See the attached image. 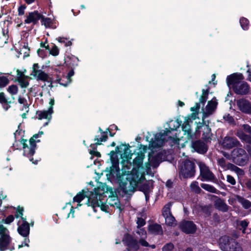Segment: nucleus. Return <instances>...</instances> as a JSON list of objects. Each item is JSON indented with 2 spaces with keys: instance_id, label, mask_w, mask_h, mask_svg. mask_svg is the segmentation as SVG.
I'll use <instances>...</instances> for the list:
<instances>
[{
  "instance_id": "nucleus-41",
  "label": "nucleus",
  "mask_w": 251,
  "mask_h": 251,
  "mask_svg": "<svg viewBox=\"0 0 251 251\" xmlns=\"http://www.w3.org/2000/svg\"><path fill=\"white\" fill-rule=\"evenodd\" d=\"M4 219H0V236L9 234V231L7 228L5 227L2 224Z\"/></svg>"
},
{
  "instance_id": "nucleus-56",
  "label": "nucleus",
  "mask_w": 251,
  "mask_h": 251,
  "mask_svg": "<svg viewBox=\"0 0 251 251\" xmlns=\"http://www.w3.org/2000/svg\"><path fill=\"white\" fill-rule=\"evenodd\" d=\"M14 219V216L13 215H9L3 220V222L4 221L5 223L9 224L13 221Z\"/></svg>"
},
{
  "instance_id": "nucleus-63",
  "label": "nucleus",
  "mask_w": 251,
  "mask_h": 251,
  "mask_svg": "<svg viewBox=\"0 0 251 251\" xmlns=\"http://www.w3.org/2000/svg\"><path fill=\"white\" fill-rule=\"evenodd\" d=\"M137 233H138L139 235H142L143 236H146V232L145 230H144L143 229H140V230L138 231L137 232Z\"/></svg>"
},
{
  "instance_id": "nucleus-47",
  "label": "nucleus",
  "mask_w": 251,
  "mask_h": 251,
  "mask_svg": "<svg viewBox=\"0 0 251 251\" xmlns=\"http://www.w3.org/2000/svg\"><path fill=\"white\" fill-rule=\"evenodd\" d=\"M174 248V245L171 243H167L162 248V251H172Z\"/></svg>"
},
{
  "instance_id": "nucleus-40",
  "label": "nucleus",
  "mask_w": 251,
  "mask_h": 251,
  "mask_svg": "<svg viewBox=\"0 0 251 251\" xmlns=\"http://www.w3.org/2000/svg\"><path fill=\"white\" fill-rule=\"evenodd\" d=\"M237 225L239 226V228H247V226L249 225V222L246 220H244L242 221H236Z\"/></svg>"
},
{
  "instance_id": "nucleus-36",
  "label": "nucleus",
  "mask_w": 251,
  "mask_h": 251,
  "mask_svg": "<svg viewBox=\"0 0 251 251\" xmlns=\"http://www.w3.org/2000/svg\"><path fill=\"white\" fill-rule=\"evenodd\" d=\"M74 72L73 70H71L69 71V72L68 73L67 76H66V78L67 79V81L65 83L60 82L61 79L58 80V82L60 85H62L64 86H67L69 83L71 82V77L74 75Z\"/></svg>"
},
{
  "instance_id": "nucleus-39",
  "label": "nucleus",
  "mask_w": 251,
  "mask_h": 251,
  "mask_svg": "<svg viewBox=\"0 0 251 251\" xmlns=\"http://www.w3.org/2000/svg\"><path fill=\"white\" fill-rule=\"evenodd\" d=\"M87 197L84 194V191L78 193L76 196L74 198V201L79 203L85 198Z\"/></svg>"
},
{
  "instance_id": "nucleus-8",
  "label": "nucleus",
  "mask_w": 251,
  "mask_h": 251,
  "mask_svg": "<svg viewBox=\"0 0 251 251\" xmlns=\"http://www.w3.org/2000/svg\"><path fill=\"white\" fill-rule=\"evenodd\" d=\"M129 146L128 145H124L122 144L119 146H117L115 149V151H111L109 155L111 156V159L112 160H114L112 157L116 153H120L121 156L122 158L126 159V160H124L122 162V166H123V162L126 161L131 162V160L132 159V156L133 154L131 152V151L129 149Z\"/></svg>"
},
{
  "instance_id": "nucleus-49",
  "label": "nucleus",
  "mask_w": 251,
  "mask_h": 251,
  "mask_svg": "<svg viewBox=\"0 0 251 251\" xmlns=\"http://www.w3.org/2000/svg\"><path fill=\"white\" fill-rule=\"evenodd\" d=\"M226 181L232 185H235L236 183L235 179L230 175L226 176Z\"/></svg>"
},
{
  "instance_id": "nucleus-21",
  "label": "nucleus",
  "mask_w": 251,
  "mask_h": 251,
  "mask_svg": "<svg viewBox=\"0 0 251 251\" xmlns=\"http://www.w3.org/2000/svg\"><path fill=\"white\" fill-rule=\"evenodd\" d=\"M106 202L111 206L118 209L119 211H121L123 209V207H122L121 205L120 202L117 196H111L109 197L107 199Z\"/></svg>"
},
{
  "instance_id": "nucleus-33",
  "label": "nucleus",
  "mask_w": 251,
  "mask_h": 251,
  "mask_svg": "<svg viewBox=\"0 0 251 251\" xmlns=\"http://www.w3.org/2000/svg\"><path fill=\"white\" fill-rule=\"evenodd\" d=\"M171 206L172 203L171 202H168L164 206L162 209V215L163 217L172 215L171 212Z\"/></svg>"
},
{
  "instance_id": "nucleus-60",
  "label": "nucleus",
  "mask_w": 251,
  "mask_h": 251,
  "mask_svg": "<svg viewBox=\"0 0 251 251\" xmlns=\"http://www.w3.org/2000/svg\"><path fill=\"white\" fill-rule=\"evenodd\" d=\"M90 153L92 155H95L97 157H100V153L98 152V151H90Z\"/></svg>"
},
{
  "instance_id": "nucleus-27",
  "label": "nucleus",
  "mask_w": 251,
  "mask_h": 251,
  "mask_svg": "<svg viewBox=\"0 0 251 251\" xmlns=\"http://www.w3.org/2000/svg\"><path fill=\"white\" fill-rule=\"evenodd\" d=\"M149 232L154 235H162L163 229L161 225L157 224L150 225L148 227Z\"/></svg>"
},
{
  "instance_id": "nucleus-42",
  "label": "nucleus",
  "mask_w": 251,
  "mask_h": 251,
  "mask_svg": "<svg viewBox=\"0 0 251 251\" xmlns=\"http://www.w3.org/2000/svg\"><path fill=\"white\" fill-rule=\"evenodd\" d=\"M7 91L12 95H16L18 92V88L15 85L9 86L7 88Z\"/></svg>"
},
{
  "instance_id": "nucleus-58",
  "label": "nucleus",
  "mask_w": 251,
  "mask_h": 251,
  "mask_svg": "<svg viewBox=\"0 0 251 251\" xmlns=\"http://www.w3.org/2000/svg\"><path fill=\"white\" fill-rule=\"evenodd\" d=\"M25 5H21L18 8V14L19 15H23L25 13Z\"/></svg>"
},
{
  "instance_id": "nucleus-4",
  "label": "nucleus",
  "mask_w": 251,
  "mask_h": 251,
  "mask_svg": "<svg viewBox=\"0 0 251 251\" xmlns=\"http://www.w3.org/2000/svg\"><path fill=\"white\" fill-rule=\"evenodd\" d=\"M180 126V123L177 121H171L169 124V128H166L163 132L156 134L155 136V140L151 142V146L154 148H157L161 146L164 141L166 140L165 136L171 132L176 130Z\"/></svg>"
},
{
  "instance_id": "nucleus-34",
  "label": "nucleus",
  "mask_w": 251,
  "mask_h": 251,
  "mask_svg": "<svg viewBox=\"0 0 251 251\" xmlns=\"http://www.w3.org/2000/svg\"><path fill=\"white\" fill-rule=\"evenodd\" d=\"M164 217L165 219V223L167 225L173 226L176 225V221L172 214Z\"/></svg>"
},
{
  "instance_id": "nucleus-20",
  "label": "nucleus",
  "mask_w": 251,
  "mask_h": 251,
  "mask_svg": "<svg viewBox=\"0 0 251 251\" xmlns=\"http://www.w3.org/2000/svg\"><path fill=\"white\" fill-rule=\"evenodd\" d=\"M216 199L214 201V206L218 210L223 212H227L229 206L226 203L224 200L214 196Z\"/></svg>"
},
{
  "instance_id": "nucleus-50",
  "label": "nucleus",
  "mask_w": 251,
  "mask_h": 251,
  "mask_svg": "<svg viewBox=\"0 0 251 251\" xmlns=\"http://www.w3.org/2000/svg\"><path fill=\"white\" fill-rule=\"evenodd\" d=\"M28 78V76L24 75V73L20 71L19 70H17V75L16 80H18L21 78Z\"/></svg>"
},
{
  "instance_id": "nucleus-29",
  "label": "nucleus",
  "mask_w": 251,
  "mask_h": 251,
  "mask_svg": "<svg viewBox=\"0 0 251 251\" xmlns=\"http://www.w3.org/2000/svg\"><path fill=\"white\" fill-rule=\"evenodd\" d=\"M145 158V155L143 153H138L137 156L133 160V164L138 169L140 168L143 165V161Z\"/></svg>"
},
{
  "instance_id": "nucleus-26",
  "label": "nucleus",
  "mask_w": 251,
  "mask_h": 251,
  "mask_svg": "<svg viewBox=\"0 0 251 251\" xmlns=\"http://www.w3.org/2000/svg\"><path fill=\"white\" fill-rule=\"evenodd\" d=\"M40 18L41 15L37 11H34L33 12L29 13L27 16L26 19L25 20V22L26 24L33 23L35 24Z\"/></svg>"
},
{
  "instance_id": "nucleus-59",
  "label": "nucleus",
  "mask_w": 251,
  "mask_h": 251,
  "mask_svg": "<svg viewBox=\"0 0 251 251\" xmlns=\"http://www.w3.org/2000/svg\"><path fill=\"white\" fill-rule=\"evenodd\" d=\"M234 170L239 175H243L244 174V171L241 169L236 166H234Z\"/></svg>"
},
{
  "instance_id": "nucleus-57",
  "label": "nucleus",
  "mask_w": 251,
  "mask_h": 251,
  "mask_svg": "<svg viewBox=\"0 0 251 251\" xmlns=\"http://www.w3.org/2000/svg\"><path fill=\"white\" fill-rule=\"evenodd\" d=\"M39 70H41V69H40V66L39 65H38V64L37 63H34L33 65V67H32V72H31V74H34L35 73V72L36 71H39Z\"/></svg>"
},
{
  "instance_id": "nucleus-37",
  "label": "nucleus",
  "mask_w": 251,
  "mask_h": 251,
  "mask_svg": "<svg viewBox=\"0 0 251 251\" xmlns=\"http://www.w3.org/2000/svg\"><path fill=\"white\" fill-rule=\"evenodd\" d=\"M190 188L191 190L195 193L199 194L201 192V189L199 186L198 182L197 181H193L190 184Z\"/></svg>"
},
{
  "instance_id": "nucleus-32",
  "label": "nucleus",
  "mask_w": 251,
  "mask_h": 251,
  "mask_svg": "<svg viewBox=\"0 0 251 251\" xmlns=\"http://www.w3.org/2000/svg\"><path fill=\"white\" fill-rule=\"evenodd\" d=\"M15 98L12 97L11 99L7 98L4 93H0V103L10 104L14 102Z\"/></svg>"
},
{
  "instance_id": "nucleus-17",
  "label": "nucleus",
  "mask_w": 251,
  "mask_h": 251,
  "mask_svg": "<svg viewBox=\"0 0 251 251\" xmlns=\"http://www.w3.org/2000/svg\"><path fill=\"white\" fill-rule=\"evenodd\" d=\"M43 134V131H39L38 133L34 134L29 140L30 150L29 153L33 155L35 153V150L36 147V143L39 142L40 140L38 138Z\"/></svg>"
},
{
  "instance_id": "nucleus-52",
  "label": "nucleus",
  "mask_w": 251,
  "mask_h": 251,
  "mask_svg": "<svg viewBox=\"0 0 251 251\" xmlns=\"http://www.w3.org/2000/svg\"><path fill=\"white\" fill-rule=\"evenodd\" d=\"M218 163L223 169H225L226 168V162L224 158L218 159Z\"/></svg>"
},
{
  "instance_id": "nucleus-25",
  "label": "nucleus",
  "mask_w": 251,
  "mask_h": 251,
  "mask_svg": "<svg viewBox=\"0 0 251 251\" xmlns=\"http://www.w3.org/2000/svg\"><path fill=\"white\" fill-rule=\"evenodd\" d=\"M193 148L198 152L204 153L207 151L205 143L201 141H196L192 143Z\"/></svg>"
},
{
  "instance_id": "nucleus-31",
  "label": "nucleus",
  "mask_w": 251,
  "mask_h": 251,
  "mask_svg": "<svg viewBox=\"0 0 251 251\" xmlns=\"http://www.w3.org/2000/svg\"><path fill=\"white\" fill-rule=\"evenodd\" d=\"M201 187L202 189L210 193L218 194V193L219 192V191L217 189H216L214 186L210 184L201 183Z\"/></svg>"
},
{
  "instance_id": "nucleus-15",
  "label": "nucleus",
  "mask_w": 251,
  "mask_h": 251,
  "mask_svg": "<svg viewBox=\"0 0 251 251\" xmlns=\"http://www.w3.org/2000/svg\"><path fill=\"white\" fill-rule=\"evenodd\" d=\"M217 104L218 103L215 99H212L208 102L205 109L203 112L202 119L213 114L217 107Z\"/></svg>"
},
{
  "instance_id": "nucleus-38",
  "label": "nucleus",
  "mask_w": 251,
  "mask_h": 251,
  "mask_svg": "<svg viewBox=\"0 0 251 251\" xmlns=\"http://www.w3.org/2000/svg\"><path fill=\"white\" fill-rule=\"evenodd\" d=\"M203 130V138L208 139L210 137L211 129L209 126L207 125L203 126H202Z\"/></svg>"
},
{
  "instance_id": "nucleus-7",
  "label": "nucleus",
  "mask_w": 251,
  "mask_h": 251,
  "mask_svg": "<svg viewBox=\"0 0 251 251\" xmlns=\"http://www.w3.org/2000/svg\"><path fill=\"white\" fill-rule=\"evenodd\" d=\"M231 155L233 162L239 166H244L248 162V154L241 147L234 149L231 151Z\"/></svg>"
},
{
  "instance_id": "nucleus-22",
  "label": "nucleus",
  "mask_w": 251,
  "mask_h": 251,
  "mask_svg": "<svg viewBox=\"0 0 251 251\" xmlns=\"http://www.w3.org/2000/svg\"><path fill=\"white\" fill-rule=\"evenodd\" d=\"M192 122L190 118L185 119L182 126V129L183 131L184 132V134L187 135L188 139L192 138L193 136L192 133V129L189 123Z\"/></svg>"
},
{
  "instance_id": "nucleus-5",
  "label": "nucleus",
  "mask_w": 251,
  "mask_h": 251,
  "mask_svg": "<svg viewBox=\"0 0 251 251\" xmlns=\"http://www.w3.org/2000/svg\"><path fill=\"white\" fill-rule=\"evenodd\" d=\"M124 244L127 247L128 251H138L140 250V245L147 247L149 244L144 238L137 241L129 234H126L123 239Z\"/></svg>"
},
{
  "instance_id": "nucleus-2",
  "label": "nucleus",
  "mask_w": 251,
  "mask_h": 251,
  "mask_svg": "<svg viewBox=\"0 0 251 251\" xmlns=\"http://www.w3.org/2000/svg\"><path fill=\"white\" fill-rule=\"evenodd\" d=\"M242 79V75L233 74L227 77L226 81L228 86L232 85L233 89L235 93L244 95L249 93L250 87L247 82L239 81Z\"/></svg>"
},
{
  "instance_id": "nucleus-30",
  "label": "nucleus",
  "mask_w": 251,
  "mask_h": 251,
  "mask_svg": "<svg viewBox=\"0 0 251 251\" xmlns=\"http://www.w3.org/2000/svg\"><path fill=\"white\" fill-rule=\"evenodd\" d=\"M236 200L242 205L245 209H249L251 207V202L249 200L244 199V198L236 195L235 196Z\"/></svg>"
},
{
  "instance_id": "nucleus-13",
  "label": "nucleus",
  "mask_w": 251,
  "mask_h": 251,
  "mask_svg": "<svg viewBox=\"0 0 251 251\" xmlns=\"http://www.w3.org/2000/svg\"><path fill=\"white\" fill-rule=\"evenodd\" d=\"M236 104L238 109L243 113L251 115V103L247 100L240 99L237 100Z\"/></svg>"
},
{
  "instance_id": "nucleus-51",
  "label": "nucleus",
  "mask_w": 251,
  "mask_h": 251,
  "mask_svg": "<svg viewBox=\"0 0 251 251\" xmlns=\"http://www.w3.org/2000/svg\"><path fill=\"white\" fill-rule=\"evenodd\" d=\"M224 119L229 123H232L234 122L233 117L229 114H225L223 117Z\"/></svg>"
},
{
  "instance_id": "nucleus-24",
  "label": "nucleus",
  "mask_w": 251,
  "mask_h": 251,
  "mask_svg": "<svg viewBox=\"0 0 251 251\" xmlns=\"http://www.w3.org/2000/svg\"><path fill=\"white\" fill-rule=\"evenodd\" d=\"M112 166L110 167V173L113 176H116L118 179V176L119 175H122L123 174L122 171L121 173L119 167V161L117 159L115 160H112Z\"/></svg>"
},
{
  "instance_id": "nucleus-28",
  "label": "nucleus",
  "mask_w": 251,
  "mask_h": 251,
  "mask_svg": "<svg viewBox=\"0 0 251 251\" xmlns=\"http://www.w3.org/2000/svg\"><path fill=\"white\" fill-rule=\"evenodd\" d=\"M31 75L36 78L37 80L43 81H47L49 78L48 75L42 70L36 71L35 73L31 74Z\"/></svg>"
},
{
  "instance_id": "nucleus-16",
  "label": "nucleus",
  "mask_w": 251,
  "mask_h": 251,
  "mask_svg": "<svg viewBox=\"0 0 251 251\" xmlns=\"http://www.w3.org/2000/svg\"><path fill=\"white\" fill-rule=\"evenodd\" d=\"M179 227L183 232L187 234L193 233L196 229V225L191 221H183L180 224Z\"/></svg>"
},
{
  "instance_id": "nucleus-11",
  "label": "nucleus",
  "mask_w": 251,
  "mask_h": 251,
  "mask_svg": "<svg viewBox=\"0 0 251 251\" xmlns=\"http://www.w3.org/2000/svg\"><path fill=\"white\" fill-rule=\"evenodd\" d=\"M242 126L244 131L249 134H246L242 130L238 129L236 131V135L242 141L251 144V126L247 124L243 125Z\"/></svg>"
},
{
  "instance_id": "nucleus-35",
  "label": "nucleus",
  "mask_w": 251,
  "mask_h": 251,
  "mask_svg": "<svg viewBox=\"0 0 251 251\" xmlns=\"http://www.w3.org/2000/svg\"><path fill=\"white\" fill-rule=\"evenodd\" d=\"M27 140L22 139L20 142L23 145V148L24 150V154L27 156H31L29 153V151L30 150V146H28L26 144Z\"/></svg>"
},
{
  "instance_id": "nucleus-6",
  "label": "nucleus",
  "mask_w": 251,
  "mask_h": 251,
  "mask_svg": "<svg viewBox=\"0 0 251 251\" xmlns=\"http://www.w3.org/2000/svg\"><path fill=\"white\" fill-rule=\"evenodd\" d=\"M219 244L223 251H243L241 246L235 240L227 236L221 237Z\"/></svg>"
},
{
  "instance_id": "nucleus-14",
  "label": "nucleus",
  "mask_w": 251,
  "mask_h": 251,
  "mask_svg": "<svg viewBox=\"0 0 251 251\" xmlns=\"http://www.w3.org/2000/svg\"><path fill=\"white\" fill-rule=\"evenodd\" d=\"M49 104L50 106L48 110L39 111L37 113L38 119L41 120L43 119H46L50 120L51 118V114L53 113V106L54 104V99H51Z\"/></svg>"
},
{
  "instance_id": "nucleus-9",
  "label": "nucleus",
  "mask_w": 251,
  "mask_h": 251,
  "mask_svg": "<svg viewBox=\"0 0 251 251\" xmlns=\"http://www.w3.org/2000/svg\"><path fill=\"white\" fill-rule=\"evenodd\" d=\"M200 168V177L202 181L216 182L217 179L214 174L210 170L209 167L205 163L199 161L198 162Z\"/></svg>"
},
{
  "instance_id": "nucleus-55",
  "label": "nucleus",
  "mask_w": 251,
  "mask_h": 251,
  "mask_svg": "<svg viewBox=\"0 0 251 251\" xmlns=\"http://www.w3.org/2000/svg\"><path fill=\"white\" fill-rule=\"evenodd\" d=\"M137 224L138 225V227H141L145 224V221L143 219L141 218H138L137 219Z\"/></svg>"
},
{
  "instance_id": "nucleus-19",
  "label": "nucleus",
  "mask_w": 251,
  "mask_h": 251,
  "mask_svg": "<svg viewBox=\"0 0 251 251\" xmlns=\"http://www.w3.org/2000/svg\"><path fill=\"white\" fill-rule=\"evenodd\" d=\"M23 223L18 228L19 233L24 237H28L29 234L30 228L29 224L26 221V219L22 218Z\"/></svg>"
},
{
  "instance_id": "nucleus-61",
  "label": "nucleus",
  "mask_w": 251,
  "mask_h": 251,
  "mask_svg": "<svg viewBox=\"0 0 251 251\" xmlns=\"http://www.w3.org/2000/svg\"><path fill=\"white\" fill-rule=\"evenodd\" d=\"M245 185L249 190L251 191V180H248L245 183Z\"/></svg>"
},
{
  "instance_id": "nucleus-64",
  "label": "nucleus",
  "mask_w": 251,
  "mask_h": 251,
  "mask_svg": "<svg viewBox=\"0 0 251 251\" xmlns=\"http://www.w3.org/2000/svg\"><path fill=\"white\" fill-rule=\"evenodd\" d=\"M23 209H21V210H19L17 213V214L15 215V216L16 218H18L19 217H21V218H23Z\"/></svg>"
},
{
  "instance_id": "nucleus-54",
  "label": "nucleus",
  "mask_w": 251,
  "mask_h": 251,
  "mask_svg": "<svg viewBox=\"0 0 251 251\" xmlns=\"http://www.w3.org/2000/svg\"><path fill=\"white\" fill-rule=\"evenodd\" d=\"M24 50H27V51H25L24 52V57H26L29 55V48L28 47L27 44H25L23 46L22 49L21 50V51H24Z\"/></svg>"
},
{
  "instance_id": "nucleus-23",
  "label": "nucleus",
  "mask_w": 251,
  "mask_h": 251,
  "mask_svg": "<svg viewBox=\"0 0 251 251\" xmlns=\"http://www.w3.org/2000/svg\"><path fill=\"white\" fill-rule=\"evenodd\" d=\"M11 241L9 234L0 236V251H4Z\"/></svg>"
},
{
  "instance_id": "nucleus-48",
  "label": "nucleus",
  "mask_w": 251,
  "mask_h": 251,
  "mask_svg": "<svg viewBox=\"0 0 251 251\" xmlns=\"http://www.w3.org/2000/svg\"><path fill=\"white\" fill-rule=\"evenodd\" d=\"M50 52L53 56H57L59 54V50L57 47L54 45L50 49Z\"/></svg>"
},
{
  "instance_id": "nucleus-18",
  "label": "nucleus",
  "mask_w": 251,
  "mask_h": 251,
  "mask_svg": "<svg viewBox=\"0 0 251 251\" xmlns=\"http://www.w3.org/2000/svg\"><path fill=\"white\" fill-rule=\"evenodd\" d=\"M208 92V90L203 89L202 90V95L200 98L199 102L196 103L194 107L191 108V110L192 111H197L198 110L200 109L201 104H202V106L204 105L207 99Z\"/></svg>"
},
{
  "instance_id": "nucleus-46",
  "label": "nucleus",
  "mask_w": 251,
  "mask_h": 251,
  "mask_svg": "<svg viewBox=\"0 0 251 251\" xmlns=\"http://www.w3.org/2000/svg\"><path fill=\"white\" fill-rule=\"evenodd\" d=\"M241 26L244 29H247L249 24V21L248 19L245 18H242L240 20Z\"/></svg>"
},
{
  "instance_id": "nucleus-62",
  "label": "nucleus",
  "mask_w": 251,
  "mask_h": 251,
  "mask_svg": "<svg viewBox=\"0 0 251 251\" xmlns=\"http://www.w3.org/2000/svg\"><path fill=\"white\" fill-rule=\"evenodd\" d=\"M18 102L21 104H25L26 102V100L24 98L19 97L18 98Z\"/></svg>"
},
{
  "instance_id": "nucleus-43",
  "label": "nucleus",
  "mask_w": 251,
  "mask_h": 251,
  "mask_svg": "<svg viewBox=\"0 0 251 251\" xmlns=\"http://www.w3.org/2000/svg\"><path fill=\"white\" fill-rule=\"evenodd\" d=\"M27 78H24L17 80L22 88H25L28 86L29 82L27 80Z\"/></svg>"
},
{
  "instance_id": "nucleus-3",
  "label": "nucleus",
  "mask_w": 251,
  "mask_h": 251,
  "mask_svg": "<svg viewBox=\"0 0 251 251\" xmlns=\"http://www.w3.org/2000/svg\"><path fill=\"white\" fill-rule=\"evenodd\" d=\"M104 194L105 193L100 188L95 189L88 198L86 204L91 205L94 211H96L95 208L97 207H100L102 211H106L105 202L103 201L105 198Z\"/></svg>"
},
{
  "instance_id": "nucleus-1",
  "label": "nucleus",
  "mask_w": 251,
  "mask_h": 251,
  "mask_svg": "<svg viewBox=\"0 0 251 251\" xmlns=\"http://www.w3.org/2000/svg\"><path fill=\"white\" fill-rule=\"evenodd\" d=\"M132 163L129 161L123 162V174L118 176V181L121 189L125 194L130 195L134 192L140 181L139 175L131 173Z\"/></svg>"
},
{
  "instance_id": "nucleus-12",
  "label": "nucleus",
  "mask_w": 251,
  "mask_h": 251,
  "mask_svg": "<svg viewBox=\"0 0 251 251\" xmlns=\"http://www.w3.org/2000/svg\"><path fill=\"white\" fill-rule=\"evenodd\" d=\"M222 146L226 149H231L235 147H242L240 142L236 137L228 136L224 137L222 142Z\"/></svg>"
},
{
  "instance_id": "nucleus-53",
  "label": "nucleus",
  "mask_w": 251,
  "mask_h": 251,
  "mask_svg": "<svg viewBox=\"0 0 251 251\" xmlns=\"http://www.w3.org/2000/svg\"><path fill=\"white\" fill-rule=\"evenodd\" d=\"M42 23L46 27L49 26L51 24V20L49 18H42Z\"/></svg>"
},
{
  "instance_id": "nucleus-45",
  "label": "nucleus",
  "mask_w": 251,
  "mask_h": 251,
  "mask_svg": "<svg viewBox=\"0 0 251 251\" xmlns=\"http://www.w3.org/2000/svg\"><path fill=\"white\" fill-rule=\"evenodd\" d=\"M107 138L108 136L106 135H103L100 138H99L98 136H96L95 138V141H96V142L95 143V145H100V142L106 141Z\"/></svg>"
},
{
  "instance_id": "nucleus-10",
  "label": "nucleus",
  "mask_w": 251,
  "mask_h": 251,
  "mask_svg": "<svg viewBox=\"0 0 251 251\" xmlns=\"http://www.w3.org/2000/svg\"><path fill=\"white\" fill-rule=\"evenodd\" d=\"M180 173L186 178L193 176L195 173L194 162L189 160L183 161L180 168Z\"/></svg>"
},
{
  "instance_id": "nucleus-44",
  "label": "nucleus",
  "mask_w": 251,
  "mask_h": 251,
  "mask_svg": "<svg viewBox=\"0 0 251 251\" xmlns=\"http://www.w3.org/2000/svg\"><path fill=\"white\" fill-rule=\"evenodd\" d=\"M9 83L8 79L4 76H0V88L5 87Z\"/></svg>"
}]
</instances>
